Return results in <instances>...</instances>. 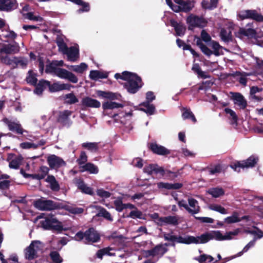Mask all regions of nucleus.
<instances>
[{
    "mask_svg": "<svg viewBox=\"0 0 263 263\" xmlns=\"http://www.w3.org/2000/svg\"><path fill=\"white\" fill-rule=\"evenodd\" d=\"M102 108L103 109H112L114 108H121L117 114H114L113 118L121 123H125L127 121L130 120L133 117V109L132 106L125 105L124 103H119L113 101H106L103 103Z\"/></svg>",
    "mask_w": 263,
    "mask_h": 263,
    "instance_id": "obj_1",
    "label": "nucleus"
},
{
    "mask_svg": "<svg viewBox=\"0 0 263 263\" xmlns=\"http://www.w3.org/2000/svg\"><path fill=\"white\" fill-rule=\"evenodd\" d=\"M115 77L116 79L126 81L125 87L131 93H136L142 85L141 78L135 73L124 71L122 74H115Z\"/></svg>",
    "mask_w": 263,
    "mask_h": 263,
    "instance_id": "obj_2",
    "label": "nucleus"
},
{
    "mask_svg": "<svg viewBox=\"0 0 263 263\" xmlns=\"http://www.w3.org/2000/svg\"><path fill=\"white\" fill-rule=\"evenodd\" d=\"M194 42L201 51L208 57L212 54L216 57H219L223 55L225 51H229L228 50L220 46L218 42L215 41L210 42L208 44V46H205L198 37L195 38Z\"/></svg>",
    "mask_w": 263,
    "mask_h": 263,
    "instance_id": "obj_3",
    "label": "nucleus"
},
{
    "mask_svg": "<svg viewBox=\"0 0 263 263\" xmlns=\"http://www.w3.org/2000/svg\"><path fill=\"white\" fill-rule=\"evenodd\" d=\"M239 232V229H236L223 234L220 231H211L199 236L200 243H205L212 239L217 241L231 240L234 236L238 235Z\"/></svg>",
    "mask_w": 263,
    "mask_h": 263,
    "instance_id": "obj_4",
    "label": "nucleus"
},
{
    "mask_svg": "<svg viewBox=\"0 0 263 263\" xmlns=\"http://www.w3.org/2000/svg\"><path fill=\"white\" fill-rule=\"evenodd\" d=\"M44 245L39 240H34L24 250L25 257L28 260L34 259L42 252Z\"/></svg>",
    "mask_w": 263,
    "mask_h": 263,
    "instance_id": "obj_5",
    "label": "nucleus"
},
{
    "mask_svg": "<svg viewBox=\"0 0 263 263\" xmlns=\"http://www.w3.org/2000/svg\"><path fill=\"white\" fill-rule=\"evenodd\" d=\"M46 70L47 72L53 73L59 78L67 80L71 83H77L78 82L76 75L65 69L54 68L53 69H50V67H47Z\"/></svg>",
    "mask_w": 263,
    "mask_h": 263,
    "instance_id": "obj_6",
    "label": "nucleus"
},
{
    "mask_svg": "<svg viewBox=\"0 0 263 263\" xmlns=\"http://www.w3.org/2000/svg\"><path fill=\"white\" fill-rule=\"evenodd\" d=\"M40 223L41 227L46 230H53L58 232L63 230L61 222L53 217L43 218Z\"/></svg>",
    "mask_w": 263,
    "mask_h": 263,
    "instance_id": "obj_7",
    "label": "nucleus"
},
{
    "mask_svg": "<svg viewBox=\"0 0 263 263\" xmlns=\"http://www.w3.org/2000/svg\"><path fill=\"white\" fill-rule=\"evenodd\" d=\"M258 158L251 156L246 160L236 161L230 165L231 167L236 172H239L240 168L252 167L257 163Z\"/></svg>",
    "mask_w": 263,
    "mask_h": 263,
    "instance_id": "obj_8",
    "label": "nucleus"
},
{
    "mask_svg": "<svg viewBox=\"0 0 263 263\" xmlns=\"http://www.w3.org/2000/svg\"><path fill=\"white\" fill-rule=\"evenodd\" d=\"M188 204L185 200H182L178 202L180 207L184 208L189 213L194 215L200 212V208L197 200L192 197L187 199Z\"/></svg>",
    "mask_w": 263,
    "mask_h": 263,
    "instance_id": "obj_9",
    "label": "nucleus"
},
{
    "mask_svg": "<svg viewBox=\"0 0 263 263\" xmlns=\"http://www.w3.org/2000/svg\"><path fill=\"white\" fill-rule=\"evenodd\" d=\"M167 244L158 246L153 250L144 251V254L146 257L152 256L154 259L153 261L151 260H147L144 263H154L159 257H161L166 251Z\"/></svg>",
    "mask_w": 263,
    "mask_h": 263,
    "instance_id": "obj_10",
    "label": "nucleus"
},
{
    "mask_svg": "<svg viewBox=\"0 0 263 263\" xmlns=\"http://www.w3.org/2000/svg\"><path fill=\"white\" fill-rule=\"evenodd\" d=\"M34 206L42 211L52 210L58 208L57 205L52 201L40 199L34 202Z\"/></svg>",
    "mask_w": 263,
    "mask_h": 263,
    "instance_id": "obj_11",
    "label": "nucleus"
},
{
    "mask_svg": "<svg viewBox=\"0 0 263 263\" xmlns=\"http://www.w3.org/2000/svg\"><path fill=\"white\" fill-rule=\"evenodd\" d=\"M155 98V97L153 92L151 91L147 92L146 93V100L147 101L143 102L141 104V106H143V108H141L140 110L145 112L148 115H152L154 114L155 111V107L153 104L149 103V102L152 101Z\"/></svg>",
    "mask_w": 263,
    "mask_h": 263,
    "instance_id": "obj_12",
    "label": "nucleus"
},
{
    "mask_svg": "<svg viewBox=\"0 0 263 263\" xmlns=\"http://www.w3.org/2000/svg\"><path fill=\"white\" fill-rule=\"evenodd\" d=\"M258 31L253 24H248L245 28L240 29L239 32L248 37L257 38L262 35V34H258Z\"/></svg>",
    "mask_w": 263,
    "mask_h": 263,
    "instance_id": "obj_13",
    "label": "nucleus"
},
{
    "mask_svg": "<svg viewBox=\"0 0 263 263\" xmlns=\"http://www.w3.org/2000/svg\"><path fill=\"white\" fill-rule=\"evenodd\" d=\"M239 17L242 19L252 18L257 21H263V16L258 13L254 10H246L241 11L239 13Z\"/></svg>",
    "mask_w": 263,
    "mask_h": 263,
    "instance_id": "obj_14",
    "label": "nucleus"
},
{
    "mask_svg": "<svg viewBox=\"0 0 263 263\" xmlns=\"http://www.w3.org/2000/svg\"><path fill=\"white\" fill-rule=\"evenodd\" d=\"M48 87L49 88V90L51 92H54L63 90H70L71 88L74 87L73 86L69 83H64L60 82H57L51 84L49 81Z\"/></svg>",
    "mask_w": 263,
    "mask_h": 263,
    "instance_id": "obj_15",
    "label": "nucleus"
},
{
    "mask_svg": "<svg viewBox=\"0 0 263 263\" xmlns=\"http://www.w3.org/2000/svg\"><path fill=\"white\" fill-rule=\"evenodd\" d=\"M47 162L50 168L57 169L65 165V161L61 158L51 155L48 157Z\"/></svg>",
    "mask_w": 263,
    "mask_h": 263,
    "instance_id": "obj_16",
    "label": "nucleus"
},
{
    "mask_svg": "<svg viewBox=\"0 0 263 263\" xmlns=\"http://www.w3.org/2000/svg\"><path fill=\"white\" fill-rule=\"evenodd\" d=\"M99 239V234L92 228L89 229L84 233V242L86 243L97 242Z\"/></svg>",
    "mask_w": 263,
    "mask_h": 263,
    "instance_id": "obj_17",
    "label": "nucleus"
},
{
    "mask_svg": "<svg viewBox=\"0 0 263 263\" xmlns=\"http://www.w3.org/2000/svg\"><path fill=\"white\" fill-rule=\"evenodd\" d=\"M232 99L235 105L240 109H244L247 106V101L243 96L238 92H231Z\"/></svg>",
    "mask_w": 263,
    "mask_h": 263,
    "instance_id": "obj_18",
    "label": "nucleus"
},
{
    "mask_svg": "<svg viewBox=\"0 0 263 263\" xmlns=\"http://www.w3.org/2000/svg\"><path fill=\"white\" fill-rule=\"evenodd\" d=\"M67 57V60L70 62H76L79 58V50L78 46L68 48L64 53Z\"/></svg>",
    "mask_w": 263,
    "mask_h": 263,
    "instance_id": "obj_19",
    "label": "nucleus"
},
{
    "mask_svg": "<svg viewBox=\"0 0 263 263\" xmlns=\"http://www.w3.org/2000/svg\"><path fill=\"white\" fill-rule=\"evenodd\" d=\"M7 159L9 162V166L10 168L17 169L21 164L23 158L21 156L9 154Z\"/></svg>",
    "mask_w": 263,
    "mask_h": 263,
    "instance_id": "obj_20",
    "label": "nucleus"
},
{
    "mask_svg": "<svg viewBox=\"0 0 263 263\" xmlns=\"http://www.w3.org/2000/svg\"><path fill=\"white\" fill-rule=\"evenodd\" d=\"M175 242L185 244H199L200 243L199 236L194 237L192 236H186L182 237L176 236Z\"/></svg>",
    "mask_w": 263,
    "mask_h": 263,
    "instance_id": "obj_21",
    "label": "nucleus"
},
{
    "mask_svg": "<svg viewBox=\"0 0 263 263\" xmlns=\"http://www.w3.org/2000/svg\"><path fill=\"white\" fill-rule=\"evenodd\" d=\"M97 95L98 97L102 98L108 99L110 100H121L122 96L118 93H114L110 91H103L98 90L97 91Z\"/></svg>",
    "mask_w": 263,
    "mask_h": 263,
    "instance_id": "obj_22",
    "label": "nucleus"
},
{
    "mask_svg": "<svg viewBox=\"0 0 263 263\" xmlns=\"http://www.w3.org/2000/svg\"><path fill=\"white\" fill-rule=\"evenodd\" d=\"M16 0H0V10L9 11L16 8Z\"/></svg>",
    "mask_w": 263,
    "mask_h": 263,
    "instance_id": "obj_23",
    "label": "nucleus"
},
{
    "mask_svg": "<svg viewBox=\"0 0 263 263\" xmlns=\"http://www.w3.org/2000/svg\"><path fill=\"white\" fill-rule=\"evenodd\" d=\"M89 209H95L97 211H98V213L97 214L96 216L98 217H103L106 220L112 221L113 219L110 215V214L105 209L102 208L101 206L92 205L89 206Z\"/></svg>",
    "mask_w": 263,
    "mask_h": 263,
    "instance_id": "obj_24",
    "label": "nucleus"
},
{
    "mask_svg": "<svg viewBox=\"0 0 263 263\" xmlns=\"http://www.w3.org/2000/svg\"><path fill=\"white\" fill-rule=\"evenodd\" d=\"M19 51V47L17 44H6L0 47L1 54H12L15 53Z\"/></svg>",
    "mask_w": 263,
    "mask_h": 263,
    "instance_id": "obj_25",
    "label": "nucleus"
},
{
    "mask_svg": "<svg viewBox=\"0 0 263 263\" xmlns=\"http://www.w3.org/2000/svg\"><path fill=\"white\" fill-rule=\"evenodd\" d=\"M149 147L153 153L158 155H164L169 154L170 153V152L168 149L163 146L158 145L155 142L151 143Z\"/></svg>",
    "mask_w": 263,
    "mask_h": 263,
    "instance_id": "obj_26",
    "label": "nucleus"
},
{
    "mask_svg": "<svg viewBox=\"0 0 263 263\" xmlns=\"http://www.w3.org/2000/svg\"><path fill=\"white\" fill-rule=\"evenodd\" d=\"M81 102L83 106L87 107L99 108L101 106L99 101L88 97L83 98Z\"/></svg>",
    "mask_w": 263,
    "mask_h": 263,
    "instance_id": "obj_27",
    "label": "nucleus"
},
{
    "mask_svg": "<svg viewBox=\"0 0 263 263\" xmlns=\"http://www.w3.org/2000/svg\"><path fill=\"white\" fill-rule=\"evenodd\" d=\"M175 2L181 5V11L188 12L194 7V2L193 1H183L182 0H175Z\"/></svg>",
    "mask_w": 263,
    "mask_h": 263,
    "instance_id": "obj_28",
    "label": "nucleus"
},
{
    "mask_svg": "<svg viewBox=\"0 0 263 263\" xmlns=\"http://www.w3.org/2000/svg\"><path fill=\"white\" fill-rule=\"evenodd\" d=\"M3 121L8 125L10 130L15 132L18 134H23V130L20 124L11 122L7 119H4Z\"/></svg>",
    "mask_w": 263,
    "mask_h": 263,
    "instance_id": "obj_29",
    "label": "nucleus"
},
{
    "mask_svg": "<svg viewBox=\"0 0 263 263\" xmlns=\"http://www.w3.org/2000/svg\"><path fill=\"white\" fill-rule=\"evenodd\" d=\"M143 171L144 173L148 175L163 172V170L156 164H148L144 167Z\"/></svg>",
    "mask_w": 263,
    "mask_h": 263,
    "instance_id": "obj_30",
    "label": "nucleus"
},
{
    "mask_svg": "<svg viewBox=\"0 0 263 263\" xmlns=\"http://www.w3.org/2000/svg\"><path fill=\"white\" fill-rule=\"evenodd\" d=\"M178 218L176 216H167L160 217L158 224L162 225L164 224L176 225L178 224Z\"/></svg>",
    "mask_w": 263,
    "mask_h": 263,
    "instance_id": "obj_31",
    "label": "nucleus"
},
{
    "mask_svg": "<svg viewBox=\"0 0 263 263\" xmlns=\"http://www.w3.org/2000/svg\"><path fill=\"white\" fill-rule=\"evenodd\" d=\"M48 85H49L48 81L44 80L40 81L34 90V93L37 95H41L44 90L48 87Z\"/></svg>",
    "mask_w": 263,
    "mask_h": 263,
    "instance_id": "obj_32",
    "label": "nucleus"
},
{
    "mask_svg": "<svg viewBox=\"0 0 263 263\" xmlns=\"http://www.w3.org/2000/svg\"><path fill=\"white\" fill-rule=\"evenodd\" d=\"M186 22L189 25V29H191V27L200 26L201 19L197 16L191 15L187 18Z\"/></svg>",
    "mask_w": 263,
    "mask_h": 263,
    "instance_id": "obj_33",
    "label": "nucleus"
},
{
    "mask_svg": "<svg viewBox=\"0 0 263 263\" xmlns=\"http://www.w3.org/2000/svg\"><path fill=\"white\" fill-rule=\"evenodd\" d=\"M107 76V73L99 70H91L89 73V78L93 80L106 78Z\"/></svg>",
    "mask_w": 263,
    "mask_h": 263,
    "instance_id": "obj_34",
    "label": "nucleus"
},
{
    "mask_svg": "<svg viewBox=\"0 0 263 263\" xmlns=\"http://www.w3.org/2000/svg\"><path fill=\"white\" fill-rule=\"evenodd\" d=\"M157 186L160 189H166L168 190L178 189L182 186V184L179 183H169L165 182H159Z\"/></svg>",
    "mask_w": 263,
    "mask_h": 263,
    "instance_id": "obj_35",
    "label": "nucleus"
},
{
    "mask_svg": "<svg viewBox=\"0 0 263 263\" xmlns=\"http://www.w3.org/2000/svg\"><path fill=\"white\" fill-rule=\"evenodd\" d=\"M67 67L77 73H82L87 70L88 66L85 63H81L80 64L77 65L67 66Z\"/></svg>",
    "mask_w": 263,
    "mask_h": 263,
    "instance_id": "obj_36",
    "label": "nucleus"
},
{
    "mask_svg": "<svg viewBox=\"0 0 263 263\" xmlns=\"http://www.w3.org/2000/svg\"><path fill=\"white\" fill-rule=\"evenodd\" d=\"M46 181L50 184L52 190L58 191L60 189V186L55 177L52 175H49L46 179Z\"/></svg>",
    "mask_w": 263,
    "mask_h": 263,
    "instance_id": "obj_37",
    "label": "nucleus"
},
{
    "mask_svg": "<svg viewBox=\"0 0 263 263\" xmlns=\"http://www.w3.org/2000/svg\"><path fill=\"white\" fill-rule=\"evenodd\" d=\"M171 23L172 26L174 27L177 35L181 36L184 34L185 31V26L177 23L174 20H172Z\"/></svg>",
    "mask_w": 263,
    "mask_h": 263,
    "instance_id": "obj_38",
    "label": "nucleus"
},
{
    "mask_svg": "<svg viewBox=\"0 0 263 263\" xmlns=\"http://www.w3.org/2000/svg\"><path fill=\"white\" fill-rule=\"evenodd\" d=\"M0 62L8 65H12L16 64V59L15 58L11 59L8 55H4V54L0 53Z\"/></svg>",
    "mask_w": 263,
    "mask_h": 263,
    "instance_id": "obj_39",
    "label": "nucleus"
},
{
    "mask_svg": "<svg viewBox=\"0 0 263 263\" xmlns=\"http://www.w3.org/2000/svg\"><path fill=\"white\" fill-rule=\"evenodd\" d=\"M208 193L214 198L219 197L224 194L223 189L220 187L211 188L208 190Z\"/></svg>",
    "mask_w": 263,
    "mask_h": 263,
    "instance_id": "obj_40",
    "label": "nucleus"
},
{
    "mask_svg": "<svg viewBox=\"0 0 263 263\" xmlns=\"http://www.w3.org/2000/svg\"><path fill=\"white\" fill-rule=\"evenodd\" d=\"M77 184L78 188L80 189L83 193L89 195L92 194V189L85 185L82 181L80 180H77Z\"/></svg>",
    "mask_w": 263,
    "mask_h": 263,
    "instance_id": "obj_41",
    "label": "nucleus"
},
{
    "mask_svg": "<svg viewBox=\"0 0 263 263\" xmlns=\"http://www.w3.org/2000/svg\"><path fill=\"white\" fill-rule=\"evenodd\" d=\"M26 80L28 83L32 85H35L37 81L36 74L32 70L28 71Z\"/></svg>",
    "mask_w": 263,
    "mask_h": 263,
    "instance_id": "obj_42",
    "label": "nucleus"
},
{
    "mask_svg": "<svg viewBox=\"0 0 263 263\" xmlns=\"http://www.w3.org/2000/svg\"><path fill=\"white\" fill-rule=\"evenodd\" d=\"M82 171H87L91 174H97L98 173V167L93 164L88 163L82 167Z\"/></svg>",
    "mask_w": 263,
    "mask_h": 263,
    "instance_id": "obj_43",
    "label": "nucleus"
},
{
    "mask_svg": "<svg viewBox=\"0 0 263 263\" xmlns=\"http://www.w3.org/2000/svg\"><path fill=\"white\" fill-rule=\"evenodd\" d=\"M112 248H106L102 250H99L97 253V256L99 258H102L103 255H106L108 256H113L115 254L112 251Z\"/></svg>",
    "mask_w": 263,
    "mask_h": 263,
    "instance_id": "obj_44",
    "label": "nucleus"
},
{
    "mask_svg": "<svg viewBox=\"0 0 263 263\" xmlns=\"http://www.w3.org/2000/svg\"><path fill=\"white\" fill-rule=\"evenodd\" d=\"M209 209L211 210L220 213L222 214H227L228 212L223 206L217 204H212L209 206Z\"/></svg>",
    "mask_w": 263,
    "mask_h": 263,
    "instance_id": "obj_45",
    "label": "nucleus"
},
{
    "mask_svg": "<svg viewBox=\"0 0 263 263\" xmlns=\"http://www.w3.org/2000/svg\"><path fill=\"white\" fill-rule=\"evenodd\" d=\"M49 168L45 166H42L40 168L39 173L35 175V177L40 180L43 179L48 173Z\"/></svg>",
    "mask_w": 263,
    "mask_h": 263,
    "instance_id": "obj_46",
    "label": "nucleus"
},
{
    "mask_svg": "<svg viewBox=\"0 0 263 263\" xmlns=\"http://www.w3.org/2000/svg\"><path fill=\"white\" fill-rule=\"evenodd\" d=\"M82 146L92 152H97L98 149V143H83Z\"/></svg>",
    "mask_w": 263,
    "mask_h": 263,
    "instance_id": "obj_47",
    "label": "nucleus"
},
{
    "mask_svg": "<svg viewBox=\"0 0 263 263\" xmlns=\"http://www.w3.org/2000/svg\"><path fill=\"white\" fill-rule=\"evenodd\" d=\"M182 116L184 119H191L193 122H196V119L194 115H193V112L189 109H184Z\"/></svg>",
    "mask_w": 263,
    "mask_h": 263,
    "instance_id": "obj_48",
    "label": "nucleus"
},
{
    "mask_svg": "<svg viewBox=\"0 0 263 263\" xmlns=\"http://www.w3.org/2000/svg\"><path fill=\"white\" fill-rule=\"evenodd\" d=\"M0 36L1 37L13 39L15 38L16 34L13 31L8 30H3L0 34Z\"/></svg>",
    "mask_w": 263,
    "mask_h": 263,
    "instance_id": "obj_49",
    "label": "nucleus"
},
{
    "mask_svg": "<svg viewBox=\"0 0 263 263\" xmlns=\"http://www.w3.org/2000/svg\"><path fill=\"white\" fill-rule=\"evenodd\" d=\"M200 263L210 262L214 260L213 257L209 255H201L197 259Z\"/></svg>",
    "mask_w": 263,
    "mask_h": 263,
    "instance_id": "obj_50",
    "label": "nucleus"
},
{
    "mask_svg": "<svg viewBox=\"0 0 263 263\" xmlns=\"http://www.w3.org/2000/svg\"><path fill=\"white\" fill-rule=\"evenodd\" d=\"M24 16L30 20L35 21L37 22H41L42 21V18L40 16H35L32 12H28L23 14Z\"/></svg>",
    "mask_w": 263,
    "mask_h": 263,
    "instance_id": "obj_51",
    "label": "nucleus"
},
{
    "mask_svg": "<svg viewBox=\"0 0 263 263\" xmlns=\"http://www.w3.org/2000/svg\"><path fill=\"white\" fill-rule=\"evenodd\" d=\"M50 257L54 263H61L63 261L59 253L55 251L52 252L50 253Z\"/></svg>",
    "mask_w": 263,
    "mask_h": 263,
    "instance_id": "obj_52",
    "label": "nucleus"
},
{
    "mask_svg": "<svg viewBox=\"0 0 263 263\" xmlns=\"http://www.w3.org/2000/svg\"><path fill=\"white\" fill-rule=\"evenodd\" d=\"M57 44L59 47V51H60L63 54L66 51L67 49L68 48L66 44L63 42V41L60 39H58L57 41Z\"/></svg>",
    "mask_w": 263,
    "mask_h": 263,
    "instance_id": "obj_53",
    "label": "nucleus"
},
{
    "mask_svg": "<svg viewBox=\"0 0 263 263\" xmlns=\"http://www.w3.org/2000/svg\"><path fill=\"white\" fill-rule=\"evenodd\" d=\"M65 98L66 101L70 104H73L78 102V99L72 93L66 95Z\"/></svg>",
    "mask_w": 263,
    "mask_h": 263,
    "instance_id": "obj_54",
    "label": "nucleus"
},
{
    "mask_svg": "<svg viewBox=\"0 0 263 263\" xmlns=\"http://www.w3.org/2000/svg\"><path fill=\"white\" fill-rule=\"evenodd\" d=\"M70 115L71 112L69 110H65L61 112L59 116V121L61 122H64Z\"/></svg>",
    "mask_w": 263,
    "mask_h": 263,
    "instance_id": "obj_55",
    "label": "nucleus"
},
{
    "mask_svg": "<svg viewBox=\"0 0 263 263\" xmlns=\"http://www.w3.org/2000/svg\"><path fill=\"white\" fill-rule=\"evenodd\" d=\"M20 147L23 149L36 148L38 145L32 142H25L20 144Z\"/></svg>",
    "mask_w": 263,
    "mask_h": 263,
    "instance_id": "obj_56",
    "label": "nucleus"
},
{
    "mask_svg": "<svg viewBox=\"0 0 263 263\" xmlns=\"http://www.w3.org/2000/svg\"><path fill=\"white\" fill-rule=\"evenodd\" d=\"M116 209L119 212H121L125 209V204L123 203L122 201L120 199H117L114 201Z\"/></svg>",
    "mask_w": 263,
    "mask_h": 263,
    "instance_id": "obj_57",
    "label": "nucleus"
},
{
    "mask_svg": "<svg viewBox=\"0 0 263 263\" xmlns=\"http://www.w3.org/2000/svg\"><path fill=\"white\" fill-rule=\"evenodd\" d=\"M224 111L226 113L229 115L230 117H231L233 120L232 123H236L237 120V117L235 112L232 109L228 108H225Z\"/></svg>",
    "mask_w": 263,
    "mask_h": 263,
    "instance_id": "obj_58",
    "label": "nucleus"
},
{
    "mask_svg": "<svg viewBox=\"0 0 263 263\" xmlns=\"http://www.w3.org/2000/svg\"><path fill=\"white\" fill-rule=\"evenodd\" d=\"M142 216V212L138 210L137 209H136L135 210L131 211L127 217H131L132 218H138L139 219H142L143 218Z\"/></svg>",
    "mask_w": 263,
    "mask_h": 263,
    "instance_id": "obj_59",
    "label": "nucleus"
},
{
    "mask_svg": "<svg viewBox=\"0 0 263 263\" xmlns=\"http://www.w3.org/2000/svg\"><path fill=\"white\" fill-rule=\"evenodd\" d=\"M166 2L174 12H178L181 11L180 5H173L170 0H166Z\"/></svg>",
    "mask_w": 263,
    "mask_h": 263,
    "instance_id": "obj_60",
    "label": "nucleus"
},
{
    "mask_svg": "<svg viewBox=\"0 0 263 263\" xmlns=\"http://www.w3.org/2000/svg\"><path fill=\"white\" fill-rule=\"evenodd\" d=\"M239 221V219L236 215H233L224 219V222L227 223H235Z\"/></svg>",
    "mask_w": 263,
    "mask_h": 263,
    "instance_id": "obj_61",
    "label": "nucleus"
},
{
    "mask_svg": "<svg viewBox=\"0 0 263 263\" xmlns=\"http://www.w3.org/2000/svg\"><path fill=\"white\" fill-rule=\"evenodd\" d=\"M64 61L63 60L60 61H53L52 63L47 67H50V69H53L54 68H57V66H62L64 64Z\"/></svg>",
    "mask_w": 263,
    "mask_h": 263,
    "instance_id": "obj_62",
    "label": "nucleus"
},
{
    "mask_svg": "<svg viewBox=\"0 0 263 263\" xmlns=\"http://www.w3.org/2000/svg\"><path fill=\"white\" fill-rule=\"evenodd\" d=\"M192 70L196 72L201 77L207 78V76L204 74V72L201 70L198 64H194L192 67Z\"/></svg>",
    "mask_w": 263,
    "mask_h": 263,
    "instance_id": "obj_63",
    "label": "nucleus"
},
{
    "mask_svg": "<svg viewBox=\"0 0 263 263\" xmlns=\"http://www.w3.org/2000/svg\"><path fill=\"white\" fill-rule=\"evenodd\" d=\"M249 76V74H247ZM247 75L246 74H242L240 73H238L236 74V77H237V79L240 83L243 85H246L247 83Z\"/></svg>",
    "mask_w": 263,
    "mask_h": 263,
    "instance_id": "obj_64",
    "label": "nucleus"
}]
</instances>
